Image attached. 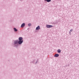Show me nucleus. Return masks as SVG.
<instances>
[{"label":"nucleus","instance_id":"obj_1","mask_svg":"<svg viewBox=\"0 0 79 79\" xmlns=\"http://www.w3.org/2000/svg\"><path fill=\"white\" fill-rule=\"evenodd\" d=\"M46 27L48 28H50L51 27H53L52 25H46Z\"/></svg>","mask_w":79,"mask_h":79},{"label":"nucleus","instance_id":"obj_2","mask_svg":"<svg viewBox=\"0 0 79 79\" xmlns=\"http://www.w3.org/2000/svg\"><path fill=\"white\" fill-rule=\"evenodd\" d=\"M23 40H22L21 41H18V43L19 44H21L23 43Z\"/></svg>","mask_w":79,"mask_h":79},{"label":"nucleus","instance_id":"obj_10","mask_svg":"<svg viewBox=\"0 0 79 79\" xmlns=\"http://www.w3.org/2000/svg\"><path fill=\"white\" fill-rule=\"evenodd\" d=\"M57 52L59 53H60V52H61V50H60V49H58V50H57Z\"/></svg>","mask_w":79,"mask_h":79},{"label":"nucleus","instance_id":"obj_11","mask_svg":"<svg viewBox=\"0 0 79 79\" xmlns=\"http://www.w3.org/2000/svg\"><path fill=\"white\" fill-rule=\"evenodd\" d=\"M28 25L29 26H31V23H29V24H28Z\"/></svg>","mask_w":79,"mask_h":79},{"label":"nucleus","instance_id":"obj_12","mask_svg":"<svg viewBox=\"0 0 79 79\" xmlns=\"http://www.w3.org/2000/svg\"><path fill=\"white\" fill-rule=\"evenodd\" d=\"M72 31H73V30H70V32H72Z\"/></svg>","mask_w":79,"mask_h":79},{"label":"nucleus","instance_id":"obj_9","mask_svg":"<svg viewBox=\"0 0 79 79\" xmlns=\"http://www.w3.org/2000/svg\"><path fill=\"white\" fill-rule=\"evenodd\" d=\"M45 1H46L47 2H51V0H44Z\"/></svg>","mask_w":79,"mask_h":79},{"label":"nucleus","instance_id":"obj_6","mask_svg":"<svg viewBox=\"0 0 79 79\" xmlns=\"http://www.w3.org/2000/svg\"><path fill=\"white\" fill-rule=\"evenodd\" d=\"M54 56L55 57H57L59 56V55L58 54H56Z\"/></svg>","mask_w":79,"mask_h":79},{"label":"nucleus","instance_id":"obj_4","mask_svg":"<svg viewBox=\"0 0 79 79\" xmlns=\"http://www.w3.org/2000/svg\"><path fill=\"white\" fill-rule=\"evenodd\" d=\"M19 42L18 40H16V41H14V44H17Z\"/></svg>","mask_w":79,"mask_h":79},{"label":"nucleus","instance_id":"obj_3","mask_svg":"<svg viewBox=\"0 0 79 79\" xmlns=\"http://www.w3.org/2000/svg\"><path fill=\"white\" fill-rule=\"evenodd\" d=\"M40 29V26H38L37 27H36V30H38Z\"/></svg>","mask_w":79,"mask_h":79},{"label":"nucleus","instance_id":"obj_5","mask_svg":"<svg viewBox=\"0 0 79 79\" xmlns=\"http://www.w3.org/2000/svg\"><path fill=\"white\" fill-rule=\"evenodd\" d=\"M25 26V23H23L21 25V27H23Z\"/></svg>","mask_w":79,"mask_h":79},{"label":"nucleus","instance_id":"obj_13","mask_svg":"<svg viewBox=\"0 0 79 79\" xmlns=\"http://www.w3.org/2000/svg\"><path fill=\"white\" fill-rule=\"evenodd\" d=\"M69 33L70 34H71V32H69Z\"/></svg>","mask_w":79,"mask_h":79},{"label":"nucleus","instance_id":"obj_7","mask_svg":"<svg viewBox=\"0 0 79 79\" xmlns=\"http://www.w3.org/2000/svg\"><path fill=\"white\" fill-rule=\"evenodd\" d=\"M23 40V38H22V37H19V41H21Z\"/></svg>","mask_w":79,"mask_h":79},{"label":"nucleus","instance_id":"obj_8","mask_svg":"<svg viewBox=\"0 0 79 79\" xmlns=\"http://www.w3.org/2000/svg\"><path fill=\"white\" fill-rule=\"evenodd\" d=\"M14 30L15 31V32H16L18 31V30H17V29H16V28H14Z\"/></svg>","mask_w":79,"mask_h":79}]
</instances>
